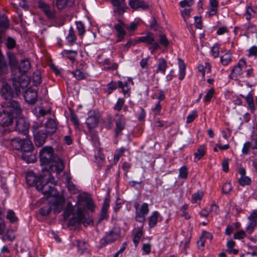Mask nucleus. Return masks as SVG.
<instances>
[{
  "label": "nucleus",
  "mask_w": 257,
  "mask_h": 257,
  "mask_svg": "<svg viewBox=\"0 0 257 257\" xmlns=\"http://www.w3.org/2000/svg\"><path fill=\"white\" fill-rule=\"evenodd\" d=\"M2 106L3 108V112L11 115L12 117L18 118L22 113L20 104L13 99L5 101L2 103Z\"/></svg>",
  "instance_id": "nucleus-1"
},
{
  "label": "nucleus",
  "mask_w": 257,
  "mask_h": 257,
  "mask_svg": "<svg viewBox=\"0 0 257 257\" xmlns=\"http://www.w3.org/2000/svg\"><path fill=\"white\" fill-rule=\"evenodd\" d=\"M121 229L119 227L114 226L112 228L106 232V235L101 239L100 244L101 247L105 246L107 244L114 242L120 236Z\"/></svg>",
  "instance_id": "nucleus-2"
},
{
  "label": "nucleus",
  "mask_w": 257,
  "mask_h": 257,
  "mask_svg": "<svg viewBox=\"0 0 257 257\" xmlns=\"http://www.w3.org/2000/svg\"><path fill=\"white\" fill-rule=\"evenodd\" d=\"M40 161L42 165H49L55 158L54 151L51 146L43 147L39 152Z\"/></svg>",
  "instance_id": "nucleus-3"
},
{
  "label": "nucleus",
  "mask_w": 257,
  "mask_h": 257,
  "mask_svg": "<svg viewBox=\"0 0 257 257\" xmlns=\"http://www.w3.org/2000/svg\"><path fill=\"white\" fill-rule=\"evenodd\" d=\"M135 209V220L140 223H144L146 220V216L148 214L150 209L149 205L147 203H143L141 206L138 202L134 204Z\"/></svg>",
  "instance_id": "nucleus-4"
},
{
  "label": "nucleus",
  "mask_w": 257,
  "mask_h": 257,
  "mask_svg": "<svg viewBox=\"0 0 257 257\" xmlns=\"http://www.w3.org/2000/svg\"><path fill=\"white\" fill-rule=\"evenodd\" d=\"M10 131L8 128H3L0 131V139L4 141H11V145L14 149L20 150L22 147V143L23 139L19 138H10Z\"/></svg>",
  "instance_id": "nucleus-5"
},
{
  "label": "nucleus",
  "mask_w": 257,
  "mask_h": 257,
  "mask_svg": "<svg viewBox=\"0 0 257 257\" xmlns=\"http://www.w3.org/2000/svg\"><path fill=\"white\" fill-rule=\"evenodd\" d=\"M51 179L45 178L43 176L41 177V180L38 181L39 184L37 185V190L41 191L42 194L48 196H51L53 195L55 190L54 187L49 184L51 182Z\"/></svg>",
  "instance_id": "nucleus-6"
},
{
  "label": "nucleus",
  "mask_w": 257,
  "mask_h": 257,
  "mask_svg": "<svg viewBox=\"0 0 257 257\" xmlns=\"http://www.w3.org/2000/svg\"><path fill=\"white\" fill-rule=\"evenodd\" d=\"M14 90L11 86L8 83H5L0 90V94L6 101L12 99L13 98L17 97L20 93V90L14 87Z\"/></svg>",
  "instance_id": "nucleus-7"
},
{
  "label": "nucleus",
  "mask_w": 257,
  "mask_h": 257,
  "mask_svg": "<svg viewBox=\"0 0 257 257\" xmlns=\"http://www.w3.org/2000/svg\"><path fill=\"white\" fill-rule=\"evenodd\" d=\"M140 42L144 43L147 45H150L151 53H153L157 50L160 49V46L154 38V35L152 33H149L144 36L139 38Z\"/></svg>",
  "instance_id": "nucleus-8"
},
{
  "label": "nucleus",
  "mask_w": 257,
  "mask_h": 257,
  "mask_svg": "<svg viewBox=\"0 0 257 257\" xmlns=\"http://www.w3.org/2000/svg\"><path fill=\"white\" fill-rule=\"evenodd\" d=\"M34 143L37 147H42L46 141L48 136H49L44 130L34 131L33 132Z\"/></svg>",
  "instance_id": "nucleus-9"
},
{
  "label": "nucleus",
  "mask_w": 257,
  "mask_h": 257,
  "mask_svg": "<svg viewBox=\"0 0 257 257\" xmlns=\"http://www.w3.org/2000/svg\"><path fill=\"white\" fill-rule=\"evenodd\" d=\"M38 7L43 12L46 16L49 19H54L56 17V12L52 9L50 6L45 2L39 0L38 2Z\"/></svg>",
  "instance_id": "nucleus-10"
},
{
  "label": "nucleus",
  "mask_w": 257,
  "mask_h": 257,
  "mask_svg": "<svg viewBox=\"0 0 257 257\" xmlns=\"http://www.w3.org/2000/svg\"><path fill=\"white\" fill-rule=\"evenodd\" d=\"M99 120V115L94 110H90L88 113V117L86 120V124L90 130L96 127Z\"/></svg>",
  "instance_id": "nucleus-11"
},
{
  "label": "nucleus",
  "mask_w": 257,
  "mask_h": 257,
  "mask_svg": "<svg viewBox=\"0 0 257 257\" xmlns=\"http://www.w3.org/2000/svg\"><path fill=\"white\" fill-rule=\"evenodd\" d=\"M115 128L114 129L115 136L117 137L121 132L124 129L125 126V118L121 114L117 113L115 115Z\"/></svg>",
  "instance_id": "nucleus-12"
},
{
  "label": "nucleus",
  "mask_w": 257,
  "mask_h": 257,
  "mask_svg": "<svg viewBox=\"0 0 257 257\" xmlns=\"http://www.w3.org/2000/svg\"><path fill=\"white\" fill-rule=\"evenodd\" d=\"M13 85L14 87L17 88L18 90L24 89L29 84V79L25 75H22L20 77L12 78Z\"/></svg>",
  "instance_id": "nucleus-13"
},
{
  "label": "nucleus",
  "mask_w": 257,
  "mask_h": 257,
  "mask_svg": "<svg viewBox=\"0 0 257 257\" xmlns=\"http://www.w3.org/2000/svg\"><path fill=\"white\" fill-rule=\"evenodd\" d=\"M29 127V123L25 118L20 117L16 120L15 128L18 133L26 135L28 133Z\"/></svg>",
  "instance_id": "nucleus-14"
},
{
  "label": "nucleus",
  "mask_w": 257,
  "mask_h": 257,
  "mask_svg": "<svg viewBox=\"0 0 257 257\" xmlns=\"http://www.w3.org/2000/svg\"><path fill=\"white\" fill-rule=\"evenodd\" d=\"M246 67V62L243 59L239 61L237 65L233 67L230 74V78L236 79L242 74V70Z\"/></svg>",
  "instance_id": "nucleus-15"
},
{
  "label": "nucleus",
  "mask_w": 257,
  "mask_h": 257,
  "mask_svg": "<svg viewBox=\"0 0 257 257\" xmlns=\"http://www.w3.org/2000/svg\"><path fill=\"white\" fill-rule=\"evenodd\" d=\"M113 28L115 30L116 33V43H119L124 41L126 33L125 30L123 23L117 24L114 26Z\"/></svg>",
  "instance_id": "nucleus-16"
},
{
  "label": "nucleus",
  "mask_w": 257,
  "mask_h": 257,
  "mask_svg": "<svg viewBox=\"0 0 257 257\" xmlns=\"http://www.w3.org/2000/svg\"><path fill=\"white\" fill-rule=\"evenodd\" d=\"M37 91L31 88L27 89L25 92V99L29 104H34L37 101Z\"/></svg>",
  "instance_id": "nucleus-17"
},
{
  "label": "nucleus",
  "mask_w": 257,
  "mask_h": 257,
  "mask_svg": "<svg viewBox=\"0 0 257 257\" xmlns=\"http://www.w3.org/2000/svg\"><path fill=\"white\" fill-rule=\"evenodd\" d=\"M42 176L37 177L33 172H29L27 173L26 176V180L27 184L31 186H36L37 188V185L39 184L38 181L41 180Z\"/></svg>",
  "instance_id": "nucleus-18"
},
{
  "label": "nucleus",
  "mask_w": 257,
  "mask_h": 257,
  "mask_svg": "<svg viewBox=\"0 0 257 257\" xmlns=\"http://www.w3.org/2000/svg\"><path fill=\"white\" fill-rule=\"evenodd\" d=\"M77 198L78 201L80 202H85L84 206L86 209L91 211V212L94 211L95 206L91 198H88L81 195H78Z\"/></svg>",
  "instance_id": "nucleus-19"
},
{
  "label": "nucleus",
  "mask_w": 257,
  "mask_h": 257,
  "mask_svg": "<svg viewBox=\"0 0 257 257\" xmlns=\"http://www.w3.org/2000/svg\"><path fill=\"white\" fill-rule=\"evenodd\" d=\"M130 6L133 9L141 8L143 10L149 9V6L144 0H130Z\"/></svg>",
  "instance_id": "nucleus-20"
},
{
  "label": "nucleus",
  "mask_w": 257,
  "mask_h": 257,
  "mask_svg": "<svg viewBox=\"0 0 257 257\" xmlns=\"http://www.w3.org/2000/svg\"><path fill=\"white\" fill-rule=\"evenodd\" d=\"M110 1L114 8L113 11L115 13L121 15L124 12V0H110Z\"/></svg>",
  "instance_id": "nucleus-21"
},
{
  "label": "nucleus",
  "mask_w": 257,
  "mask_h": 257,
  "mask_svg": "<svg viewBox=\"0 0 257 257\" xmlns=\"http://www.w3.org/2000/svg\"><path fill=\"white\" fill-rule=\"evenodd\" d=\"M0 117H1V119L0 120V124L3 126L0 131L3 130V128H6L5 126H8L11 125L13 121V119L15 118V117H12L11 115L9 114H6V113H4L0 115Z\"/></svg>",
  "instance_id": "nucleus-22"
},
{
  "label": "nucleus",
  "mask_w": 257,
  "mask_h": 257,
  "mask_svg": "<svg viewBox=\"0 0 257 257\" xmlns=\"http://www.w3.org/2000/svg\"><path fill=\"white\" fill-rule=\"evenodd\" d=\"M57 129V124L55 119L49 118L46 123V128L44 130L47 131L49 136H52L56 132Z\"/></svg>",
  "instance_id": "nucleus-23"
},
{
  "label": "nucleus",
  "mask_w": 257,
  "mask_h": 257,
  "mask_svg": "<svg viewBox=\"0 0 257 257\" xmlns=\"http://www.w3.org/2000/svg\"><path fill=\"white\" fill-rule=\"evenodd\" d=\"M51 164L52 166L55 167V171L57 173L62 172L65 167L63 160L57 157H55Z\"/></svg>",
  "instance_id": "nucleus-24"
},
{
  "label": "nucleus",
  "mask_w": 257,
  "mask_h": 257,
  "mask_svg": "<svg viewBox=\"0 0 257 257\" xmlns=\"http://www.w3.org/2000/svg\"><path fill=\"white\" fill-rule=\"evenodd\" d=\"M240 96L245 99L251 112L252 113H254L255 110V107L254 103L253 95L249 92L246 96H244L242 94H240Z\"/></svg>",
  "instance_id": "nucleus-25"
},
{
  "label": "nucleus",
  "mask_w": 257,
  "mask_h": 257,
  "mask_svg": "<svg viewBox=\"0 0 257 257\" xmlns=\"http://www.w3.org/2000/svg\"><path fill=\"white\" fill-rule=\"evenodd\" d=\"M160 214L157 211H153L151 215L148 218L149 226L152 228L156 226Z\"/></svg>",
  "instance_id": "nucleus-26"
},
{
  "label": "nucleus",
  "mask_w": 257,
  "mask_h": 257,
  "mask_svg": "<svg viewBox=\"0 0 257 257\" xmlns=\"http://www.w3.org/2000/svg\"><path fill=\"white\" fill-rule=\"evenodd\" d=\"M33 152V151H28L23 152L22 158L27 163H34L36 161L37 158Z\"/></svg>",
  "instance_id": "nucleus-27"
},
{
  "label": "nucleus",
  "mask_w": 257,
  "mask_h": 257,
  "mask_svg": "<svg viewBox=\"0 0 257 257\" xmlns=\"http://www.w3.org/2000/svg\"><path fill=\"white\" fill-rule=\"evenodd\" d=\"M31 68V64L28 59H24L21 62L19 66V71L24 74L27 72Z\"/></svg>",
  "instance_id": "nucleus-28"
},
{
  "label": "nucleus",
  "mask_w": 257,
  "mask_h": 257,
  "mask_svg": "<svg viewBox=\"0 0 257 257\" xmlns=\"http://www.w3.org/2000/svg\"><path fill=\"white\" fill-rule=\"evenodd\" d=\"M167 67V61L163 58H160L158 61L156 73L161 72V73L165 74Z\"/></svg>",
  "instance_id": "nucleus-29"
},
{
  "label": "nucleus",
  "mask_w": 257,
  "mask_h": 257,
  "mask_svg": "<svg viewBox=\"0 0 257 257\" xmlns=\"http://www.w3.org/2000/svg\"><path fill=\"white\" fill-rule=\"evenodd\" d=\"M20 150L23 152L34 151V146L32 142L28 139H23Z\"/></svg>",
  "instance_id": "nucleus-30"
},
{
  "label": "nucleus",
  "mask_w": 257,
  "mask_h": 257,
  "mask_svg": "<svg viewBox=\"0 0 257 257\" xmlns=\"http://www.w3.org/2000/svg\"><path fill=\"white\" fill-rule=\"evenodd\" d=\"M74 210V207L71 203L68 202L63 212V219L64 220H67L69 218L71 214L73 213Z\"/></svg>",
  "instance_id": "nucleus-31"
},
{
  "label": "nucleus",
  "mask_w": 257,
  "mask_h": 257,
  "mask_svg": "<svg viewBox=\"0 0 257 257\" xmlns=\"http://www.w3.org/2000/svg\"><path fill=\"white\" fill-rule=\"evenodd\" d=\"M66 39L69 45H72L75 43L76 36L75 35L74 30L72 27L70 28L68 34L66 36Z\"/></svg>",
  "instance_id": "nucleus-32"
},
{
  "label": "nucleus",
  "mask_w": 257,
  "mask_h": 257,
  "mask_svg": "<svg viewBox=\"0 0 257 257\" xmlns=\"http://www.w3.org/2000/svg\"><path fill=\"white\" fill-rule=\"evenodd\" d=\"M206 147L204 145H201L198 148L197 152L194 153L195 160V161H198L201 158H202L206 154Z\"/></svg>",
  "instance_id": "nucleus-33"
},
{
  "label": "nucleus",
  "mask_w": 257,
  "mask_h": 257,
  "mask_svg": "<svg viewBox=\"0 0 257 257\" xmlns=\"http://www.w3.org/2000/svg\"><path fill=\"white\" fill-rule=\"evenodd\" d=\"M71 74L78 80L86 79L88 76V74L86 72H83L77 69L72 71Z\"/></svg>",
  "instance_id": "nucleus-34"
},
{
  "label": "nucleus",
  "mask_w": 257,
  "mask_h": 257,
  "mask_svg": "<svg viewBox=\"0 0 257 257\" xmlns=\"http://www.w3.org/2000/svg\"><path fill=\"white\" fill-rule=\"evenodd\" d=\"M178 60L180 71L179 79L180 80H182L184 79L185 76L186 65L183 60H182L181 58H178Z\"/></svg>",
  "instance_id": "nucleus-35"
},
{
  "label": "nucleus",
  "mask_w": 257,
  "mask_h": 257,
  "mask_svg": "<svg viewBox=\"0 0 257 257\" xmlns=\"http://www.w3.org/2000/svg\"><path fill=\"white\" fill-rule=\"evenodd\" d=\"M218 7V2L216 0H210L209 15L212 16L216 15L217 12Z\"/></svg>",
  "instance_id": "nucleus-36"
},
{
  "label": "nucleus",
  "mask_w": 257,
  "mask_h": 257,
  "mask_svg": "<svg viewBox=\"0 0 257 257\" xmlns=\"http://www.w3.org/2000/svg\"><path fill=\"white\" fill-rule=\"evenodd\" d=\"M231 59L232 55L229 51L220 56V62L223 66L227 65L231 61Z\"/></svg>",
  "instance_id": "nucleus-37"
},
{
  "label": "nucleus",
  "mask_w": 257,
  "mask_h": 257,
  "mask_svg": "<svg viewBox=\"0 0 257 257\" xmlns=\"http://www.w3.org/2000/svg\"><path fill=\"white\" fill-rule=\"evenodd\" d=\"M33 85L35 86H39L42 82L41 75L39 71L34 72L32 77Z\"/></svg>",
  "instance_id": "nucleus-38"
},
{
  "label": "nucleus",
  "mask_w": 257,
  "mask_h": 257,
  "mask_svg": "<svg viewBox=\"0 0 257 257\" xmlns=\"http://www.w3.org/2000/svg\"><path fill=\"white\" fill-rule=\"evenodd\" d=\"M76 244L80 253H83L88 249V244L84 240H76Z\"/></svg>",
  "instance_id": "nucleus-39"
},
{
  "label": "nucleus",
  "mask_w": 257,
  "mask_h": 257,
  "mask_svg": "<svg viewBox=\"0 0 257 257\" xmlns=\"http://www.w3.org/2000/svg\"><path fill=\"white\" fill-rule=\"evenodd\" d=\"M143 230L142 228H139L134 234L133 242L134 243L135 246H137L140 240L143 235Z\"/></svg>",
  "instance_id": "nucleus-40"
},
{
  "label": "nucleus",
  "mask_w": 257,
  "mask_h": 257,
  "mask_svg": "<svg viewBox=\"0 0 257 257\" xmlns=\"http://www.w3.org/2000/svg\"><path fill=\"white\" fill-rule=\"evenodd\" d=\"M117 88L116 82L111 81L107 84V88L104 89V91L107 93L108 95L110 94L113 91Z\"/></svg>",
  "instance_id": "nucleus-41"
},
{
  "label": "nucleus",
  "mask_w": 257,
  "mask_h": 257,
  "mask_svg": "<svg viewBox=\"0 0 257 257\" xmlns=\"http://www.w3.org/2000/svg\"><path fill=\"white\" fill-rule=\"evenodd\" d=\"M73 216H74L77 219L76 220H79L82 222V220L85 219V215L84 212L81 208H78L75 213L73 214Z\"/></svg>",
  "instance_id": "nucleus-42"
},
{
  "label": "nucleus",
  "mask_w": 257,
  "mask_h": 257,
  "mask_svg": "<svg viewBox=\"0 0 257 257\" xmlns=\"http://www.w3.org/2000/svg\"><path fill=\"white\" fill-rule=\"evenodd\" d=\"M65 53L68 59H69L72 63H74L76 59L75 57L78 54L77 51L71 50H66Z\"/></svg>",
  "instance_id": "nucleus-43"
},
{
  "label": "nucleus",
  "mask_w": 257,
  "mask_h": 257,
  "mask_svg": "<svg viewBox=\"0 0 257 257\" xmlns=\"http://www.w3.org/2000/svg\"><path fill=\"white\" fill-rule=\"evenodd\" d=\"M125 151V149L121 148L115 151L114 155V162L116 164L119 160L120 158L122 156Z\"/></svg>",
  "instance_id": "nucleus-44"
},
{
  "label": "nucleus",
  "mask_w": 257,
  "mask_h": 257,
  "mask_svg": "<svg viewBox=\"0 0 257 257\" xmlns=\"http://www.w3.org/2000/svg\"><path fill=\"white\" fill-rule=\"evenodd\" d=\"M188 171L186 166H183L179 169V177L183 179H186L188 177Z\"/></svg>",
  "instance_id": "nucleus-45"
},
{
  "label": "nucleus",
  "mask_w": 257,
  "mask_h": 257,
  "mask_svg": "<svg viewBox=\"0 0 257 257\" xmlns=\"http://www.w3.org/2000/svg\"><path fill=\"white\" fill-rule=\"evenodd\" d=\"M251 181L250 178L246 176L240 177L238 179V183L239 185L242 186L249 185L251 184Z\"/></svg>",
  "instance_id": "nucleus-46"
},
{
  "label": "nucleus",
  "mask_w": 257,
  "mask_h": 257,
  "mask_svg": "<svg viewBox=\"0 0 257 257\" xmlns=\"http://www.w3.org/2000/svg\"><path fill=\"white\" fill-rule=\"evenodd\" d=\"M159 45L160 44L165 48H167L169 44V41L165 35H159Z\"/></svg>",
  "instance_id": "nucleus-47"
},
{
  "label": "nucleus",
  "mask_w": 257,
  "mask_h": 257,
  "mask_svg": "<svg viewBox=\"0 0 257 257\" xmlns=\"http://www.w3.org/2000/svg\"><path fill=\"white\" fill-rule=\"evenodd\" d=\"M90 139L94 147L97 148L99 146L98 137L95 133H91Z\"/></svg>",
  "instance_id": "nucleus-48"
},
{
  "label": "nucleus",
  "mask_w": 257,
  "mask_h": 257,
  "mask_svg": "<svg viewBox=\"0 0 257 257\" xmlns=\"http://www.w3.org/2000/svg\"><path fill=\"white\" fill-rule=\"evenodd\" d=\"M103 123L105 127L111 128L112 125V117L110 114L107 115L103 120Z\"/></svg>",
  "instance_id": "nucleus-49"
},
{
  "label": "nucleus",
  "mask_w": 257,
  "mask_h": 257,
  "mask_svg": "<svg viewBox=\"0 0 257 257\" xmlns=\"http://www.w3.org/2000/svg\"><path fill=\"white\" fill-rule=\"evenodd\" d=\"M192 9H185L181 11V16L184 21L187 24V20L190 17V13L192 11Z\"/></svg>",
  "instance_id": "nucleus-50"
},
{
  "label": "nucleus",
  "mask_w": 257,
  "mask_h": 257,
  "mask_svg": "<svg viewBox=\"0 0 257 257\" xmlns=\"http://www.w3.org/2000/svg\"><path fill=\"white\" fill-rule=\"evenodd\" d=\"M188 208V205L187 204H184L180 209V211L181 213V216L184 217L186 219H189L190 218V216L188 213L186 211Z\"/></svg>",
  "instance_id": "nucleus-51"
},
{
  "label": "nucleus",
  "mask_w": 257,
  "mask_h": 257,
  "mask_svg": "<svg viewBox=\"0 0 257 257\" xmlns=\"http://www.w3.org/2000/svg\"><path fill=\"white\" fill-rule=\"evenodd\" d=\"M76 27L79 36H83L85 32V27L81 22H76Z\"/></svg>",
  "instance_id": "nucleus-52"
},
{
  "label": "nucleus",
  "mask_w": 257,
  "mask_h": 257,
  "mask_svg": "<svg viewBox=\"0 0 257 257\" xmlns=\"http://www.w3.org/2000/svg\"><path fill=\"white\" fill-rule=\"evenodd\" d=\"M7 218L10 220L11 223H14L18 220V218L15 215V212L12 210L8 211Z\"/></svg>",
  "instance_id": "nucleus-53"
},
{
  "label": "nucleus",
  "mask_w": 257,
  "mask_h": 257,
  "mask_svg": "<svg viewBox=\"0 0 257 257\" xmlns=\"http://www.w3.org/2000/svg\"><path fill=\"white\" fill-rule=\"evenodd\" d=\"M51 207L49 206H45L40 208V213L44 216L48 215L51 212Z\"/></svg>",
  "instance_id": "nucleus-54"
},
{
  "label": "nucleus",
  "mask_w": 257,
  "mask_h": 257,
  "mask_svg": "<svg viewBox=\"0 0 257 257\" xmlns=\"http://www.w3.org/2000/svg\"><path fill=\"white\" fill-rule=\"evenodd\" d=\"M124 102L125 100L123 98H118L117 101L113 107V109L115 110H117L118 111H120L122 109V107L124 103Z\"/></svg>",
  "instance_id": "nucleus-55"
},
{
  "label": "nucleus",
  "mask_w": 257,
  "mask_h": 257,
  "mask_svg": "<svg viewBox=\"0 0 257 257\" xmlns=\"http://www.w3.org/2000/svg\"><path fill=\"white\" fill-rule=\"evenodd\" d=\"M66 183H67V186L68 188V189L70 192H72L73 193H75L77 189L75 187V185L73 183V182L70 180V178L68 177L66 179Z\"/></svg>",
  "instance_id": "nucleus-56"
},
{
  "label": "nucleus",
  "mask_w": 257,
  "mask_h": 257,
  "mask_svg": "<svg viewBox=\"0 0 257 257\" xmlns=\"http://www.w3.org/2000/svg\"><path fill=\"white\" fill-rule=\"evenodd\" d=\"M9 26V20L5 15L0 16V27L7 28Z\"/></svg>",
  "instance_id": "nucleus-57"
},
{
  "label": "nucleus",
  "mask_w": 257,
  "mask_h": 257,
  "mask_svg": "<svg viewBox=\"0 0 257 257\" xmlns=\"http://www.w3.org/2000/svg\"><path fill=\"white\" fill-rule=\"evenodd\" d=\"M139 43H140V41H139V39H137V40H133L131 38H130L128 40L126 43L123 44V46L124 47H126L127 48V49H128L131 46H135Z\"/></svg>",
  "instance_id": "nucleus-58"
},
{
  "label": "nucleus",
  "mask_w": 257,
  "mask_h": 257,
  "mask_svg": "<svg viewBox=\"0 0 257 257\" xmlns=\"http://www.w3.org/2000/svg\"><path fill=\"white\" fill-rule=\"evenodd\" d=\"M203 196L202 192L198 191L193 194L192 196V201L193 203H196L197 200H200Z\"/></svg>",
  "instance_id": "nucleus-59"
},
{
  "label": "nucleus",
  "mask_w": 257,
  "mask_h": 257,
  "mask_svg": "<svg viewBox=\"0 0 257 257\" xmlns=\"http://www.w3.org/2000/svg\"><path fill=\"white\" fill-rule=\"evenodd\" d=\"M232 189V186L230 183H225L223 184L222 188V192L225 194H228Z\"/></svg>",
  "instance_id": "nucleus-60"
},
{
  "label": "nucleus",
  "mask_w": 257,
  "mask_h": 257,
  "mask_svg": "<svg viewBox=\"0 0 257 257\" xmlns=\"http://www.w3.org/2000/svg\"><path fill=\"white\" fill-rule=\"evenodd\" d=\"M193 3L194 0H183L179 3V5L181 8L190 7Z\"/></svg>",
  "instance_id": "nucleus-61"
},
{
  "label": "nucleus",
  "mask_w": 257,
  "mask_h": 257,
  "mask_svg": "<svg viewBox=\"0 0 257 257\" xmlns=\"http://www.w3.org/2000/svg\"><path fill=\"white\" fill-rule=\"evenodd\" d=\"M197 111L195 110L192 111V112L187 116L186 119V122L187 123H189L192 122L195 119V118L197 117Z\"/></svg>",
  "instance_id": "nucleus-62"
},
{
  "label": "nucleus",
  "mask_w": 257,
  "mask_h": 257,
  "mask_svg": "<svg viewBox=\"0 0 257 257\" xmlns=\"http://www.w3.org/2000/svg\"><path fill=\"white\" fill-rule=\"evenodd\" d=\"M245 233L244 231L241 230L235 233L233 235V238L235 239H241L245 237Z\"/></svg>",
  "instance_id": "nucleus-63"
},
{
  "label": "nucleus",
  "mask_w": 257,
  "mask_h": 257,
  "mask_svg": "<svg viewBox=\"0 0 257 257\" xmlns=\"http://www.w3.org/2000/svg\"><path fill=\"white\" fill-rule=\"evenodd\" d=\"M56 6L57 8L60 10H62L67 5L68 0H56Z\"/></svg>",
  "instance_id": "nucleus-64"
}]
</instances>
